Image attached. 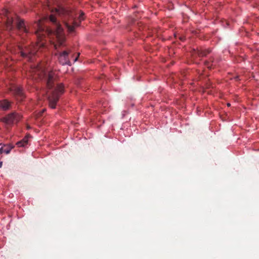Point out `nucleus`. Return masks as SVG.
I'll return each instance as SVG.
<instances>
[{"label": "nucleus", "instance_id": "obj_1", "mask_svg": "<svg viewBox=\"0 0 259 259\" xmlns=\"http://www.w3.org/2000/svg\"><path fill=\"white\" fill-rule=\"evenodd\" d=\"M50 20L55 24V31H53L49 29H45L42 25L41 21L39 20L36 24L37 29L35 33L37 37V41L36 46L34 47H25L24 49L19 47L20 52L22 57L26 58L28 61H32L33 57L35 54L38 48L42 47L44 46V42L42 41V38L45 34L48 35L54 33L58 44L61 46L63 45L65 41V36L63 33V29L56 21V18L53 14L50 16Z\"/></svg>", "mask_w": 259, "mask_h": 259}, {"label": "nucleus", "instance_id": "obj_2", "mask_svg": "<svg viewBox=\"0 0 259 259\" xmlns=\"http://www.w3.org/2000/svg\"><path fill=\"white\" fill-rule=\"evenodd\" d=\"M30 73L33 77L35 79L39 78L40 79H45L47 81V87L51 89L53 86L54 80V73L50 71L46 67V65L40 63L37 66H33L31 67Z\"/></svg>", "mask_w": 259, "mask_h": 259}, {"label": "nucleus", "instance_id": "obj_3", "mask_svg": "<svg viewBox=\"0 0 259 259\" xmlns=\"http://www.w3.org/2000/svg\"><path fill=\"white\" fill-rule=\"evenodd\" d=\"M55 10V15H66L68 16L67 20L65 21L64 23L68 30L70 32H73L74 28L79 25L76 20H75L74 15L72 14L70 11L61 7H59L58 8H56Z\"/></svg>", "mask_w": 259, "mask_h": 259}, {"label": "nucleus", "instance_id": "obj_4", "mask_svg": "<svg viewBox=\"0 0 259 259\" xmlns=\"http://www.w3.org/2000/svg\"><path fill=\"white\" fill-rule=\"evenodd\" d=\"M64 93V85L62 83L59 84L56 88L52 91L51 96H49V106L52 109L56 108L57 102L59 97Z\"/></svg>", "mask_w": 259, "mask_h": 259}, {"label": "nucleus", "instance_id": "obj_5", "mask_svg": "<svg viewBox=\"0 0 259 259\" xmlns=\"http://www.w3.org/2000/svg\"><path fill=\"white\" fill-rule=\"evenodd\" d=\"M21 118V116L16 112L9 114L1 119V121L7 124H13L17 123Z\"/></svg>", "mask_w": 259, "mask_h": 259}, {"label": "nucleus", "instance_id": "obj_6", "mask_svg": "<svg viewBox=\"0 0 259 259\" xmlns=\"http://www.w3.org/2000/svg\"><path fill=\"white\" fill-rule=\"evenodd\" d=\"M69 52L64 51L61 53L58 57L59 62L63 65H68L70 66L71 63L68 58Z\"/></svg>", "mask_w": 259, "mask_h": 259}, {"label": "nucleus", "instance_id": "obj_7", "mask_svg": "<svg viewBox=\"0 0 259 259\" xmlns=\"http://www.w3.org/2000/svg\"><path fill=\"white\" fill-rule=\"evenodd\" d=\"M11 90L16 96L20 97V100H22L24 97L23 91L20 87L15 86L11 88Z\"/></svg>", "mask_w": 259, "mask_h": 259}, {"label": "nucleus", "instance_id": "obj_8", "mask_svg": "<svg viewBox=\"0 0 259 259\" xmlns=\"http://www.w3.org/2000/svg\"><path fill=\"white\" fill-rule=\"evenodd\" d=\"M4 13H5L7 17V23H6V26L8 29L11 30L13 28V20L12 18H10L8 15V11L7 10H5L4 11Z\"/></svg>", "mask_w": 259, "mask_h": 259}, {"label": "nucleus", "instance_id": "obj_9", "mask_svg": "<svg viewBox=\"0 0 259 259\" xmlns=\"http://www.w3.org/2000/svg\"><path fill=\"white\" fill-rule=\"evenodd\" d=\"M30 137L29 135H26L21 141L16 143L18 147H25L28 144V139Z\"/></svg>", "mask_w": 259, "mask_h": 259}, {"label": "nucleus", "instance_id": "obj_10", "mask_svg": "<svg viewBox=\"0 0 259 259\" xmlns=\"http://www.w3.org/2000/svg\"><path fill=\"white\" fill-rule=\"evenodd\" d=\"M17 26L18 29H19L20 30H22L23 31H24L25 33L28 32V30L25 27V25L23 20H19L17 23Z\"/></svg>", "mask_w": 259, "mask_h": 259}, {"label": "nucleus", "instance_id": "obj_11", "mask_svg": "<svg viewBox=\"0 0 259 259\" xmlns=\"http://www.w3.org/2000/svg\"><path fill=\"white\" fill-rule=\"evenodd\" d=\"M10 105V103L7 101H0V108H2L3 110H6L9 109Z\"/></svg>", "mask_w": 259, "mask_h": 259}, {"label": "nucleus", "instance_id": "obj_12", "mask_svg": "<svg viewBox=\"0 0 259 259\" xmlns=\"http://www.w3.org/2000/svg\"><path fill=\"white\" fill-rule=\"evenodd\" d=\"M13 148V146L11 145H8L6 148H4V153L9 154Z\"/></svg>", "mask_w": 259, "mask_h": 259}, {"label": "nucleus", "instance_id": "obj_13", "mask_svg": "<svg viewBox=\"0 0 259 259\" xmlns=\"http://www.w3.org/2000/svg\"><path fill=\"white\" fill-rule=\"evenodd\" d=\"M83 15L84 14L82 12H81L78 17V19L80 22L84 19Z\"/></svg>", "mask_w": 259, "mask_h": 259}, {"label": "nucleus", "instance_id": "obj_14", "mask_svg": "<svg viewBox=\"0 0 259 259\" xmlns=\"http://www.w3.org/2000/svg\"><path fill=\"white\" fill-rule=\"evenodd\" d=\"M6 146L4 145L2 146V144H0V154L4 153V147H6Z\"/></svg>", "mask_w": 259, "mask_h": 259}, {"label": "nucleus", "instance_id": "obj_15", "mask_svg": "<svg viewBox=\"0 0 259 259\" xmlns=\"http://www.w3.org/2000/svg\"><path fill=\"white\" fill-rule=\"evenodd\" d=\"M77 58H78V57H76V58L74 59V62H76V61L77 60Z\"/></svg>", "mask_w": 259, "mask_h": 259}, {"label": "nucleus", "instance_id": "obj_16", "mask_svg": "<svg viewBox=\"0 0 259 259\" xmlns=\"http://www.w3.org/2000/svg\"><path fill=\"white\" fill-rule=\"evenodd\" d=\"M54 47L55 48V49H57V45H55Z\"/></svg>", "mask_w": 259, "mask_h": 259}, {"label": "nucleus", "instance_id": "obj_17", "mask_svg": "<svg viewBox=\"0 0 259 259\" xmlns=\"http://www.w3.org/2000/svg\"><path fill=\"white\" fill-rule=\"evenodd\" d=\"M2 162H0V167L2 166Z\"/></svg>", "mask_w": 259, "mask_h": 259}, {"label": "nucleus", "instance_id": "obj_18", "mask_svg": "<svg viewBox=\"0 0 259 259\" xmlns=\"http://www.w3.org/2000/svg\"><path fill=\"white\" fill-rule=\"evenodd\" d=\"M227 106H230V103H228V104H227Z\"/></svg>", "mask_w": 259, "mask_h": 259}]
</instances>
